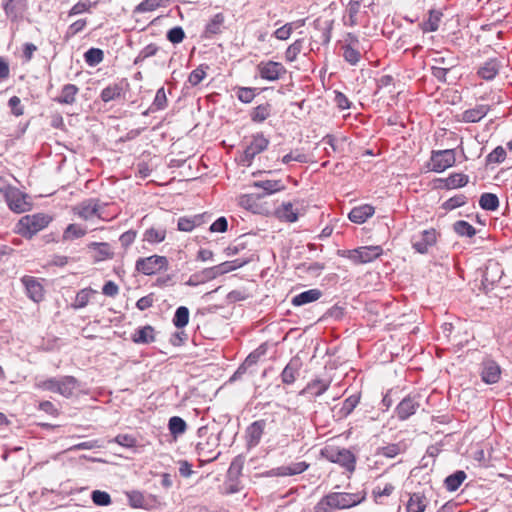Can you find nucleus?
I'll return each instance as SVG.
<instances>
[{"label": "nucleus", "instance_id": "nucleus-35", "mask_svg": "<svg viewBox=\"0 0 512 512\" xmlns=\"http://www.w3.org/2000/svg\"><path fill=\"white\" fill-rule=\"evenodd\" d=\"M404 450L405 445L402 442L390 443L386 446L378 447L375 451V455L392 459L404 452Z\"/></svg>", "mask_w": 512, "mask_h": 512}, {"label": "nucleus", "instance_id": "nucleus-50", "mask_svg": "<svg viewBox=\"0 0 512 512\" xmlns=\"http://www.w3.org/2000/svg\"><path fill=\"white\" fill-rule=\"evenodd\" d=\"M468 198L464 194L455 195L442 203L441 208L445 211H452L456 208L464 206Z\"/></svg>", "mask_w": 512, "mask_h": 512}, {"label": "nucleus", "instance_id": "nucleus-40", "mask_svg": "<svg viewBox=\"0 0 512 512\" xmlns=\"http://www.w3.org/2000/svg\"><path fill=\"white\" fill-rule=\"evenodd\" d=\"M168 429L170 434L174 438H177L186 432L187 423L183 418L179 416H172L168 421Z\"/></svg>", "mask_w": 512, "mask_h": 512}, {"label": "nucleus", "instance_id": "nucleus-45", "mask_svg": "<svg viewBox=\"0 0 512 512\" xmlns=\"http://www.w3.org/2000/svg\"><path fill=\"white\" fill-rule=\"evenodd\" d=\"M96 293L92 288H84L77 292L75 301L72 303L74 309H81L88 305L91 294Z\"/></svg>", "mask_w": 512, "mask_h": 512}, {"label": "nucleus", "instance_id": "nucleus-20", "mask_svg": "<svg viewBox=\"0 0 512 512\" xmlns=\"http://www.w3.org/2000/svg\"><path fill=\"white\" fill-rule=\"evenodd\" d=\"M501 375L500 366L494 360H486L482 363L481 379L486 384H495Z\"/></svg>", "mask_w": 512, "mask_h": 512}, {"label": "nucleus", "instance_id": "nucleus-38", "mask_svg": "<svg viewBox=\"0 0 512 512\" xmlns=\"http://www.w3.org/2000/svg\"><path fill=\"white\" fill-rule=\"evenodd\" d=\"M500 202L496 194L485 192L481 194L479 199V206L486 211H496L499 208Z\"/></svg>", "mask_w": 512, "mask_h": 512}, {"label": "nucleus", "instance_id": "nucleus-16", "mask_svg": "<svg viewBox=\"0 0 512 512\" xmlns=\"http://www.w3.org/2000/svg\"><path fill=\"white\" fill-rule=\"evenodd\" d=\"M156 340V330L152 325H144L135 329L131 341L138 345H148Z\"/></svg>", "mask_w": 512, "mask_h": 512}, {"label": "nucleus", "instance_id": "nucleus-31", "mask_svg": "<svg viewBox=\"0 0 512 512\" xmlns=\"http://www.w3.org/2000/svg\"><path fill=\"white\" fill-rule=\"evenodd\" d=\"M79 386V381L74 376L66 375L59 378L58 394L70 398L74 390Z\"/></svg>", "mask_w": 512, "mask_h": 512}, {"label": "nucleus", "instance_id": "nucleus-14", "mask_svg": "<svg viewBox=\"0 0 512 512\" xmlns=\"http://www.w3.org/2000/svg\"><path fill=\"white\" fill-rule=\"evenodd\" d=\"M251 187L258 190L257 192L261 199L286 189V185L282 180H258L254 181Z\"/></svg>", "mask_w": 512, "mask_h": 512}, {"label": "nucleus", "instance_id": "nucleus-23", "mask_svg": "<svg viewBox=\"0 0 512 512\" xmlns=\"http://www.w3.org/2000/svg\"><path fill=\"white\" fill-rule=\"evenodd\" d=\"M375 213L374 206L370 204H363L354 207L348 214V218L351 222L356 224H363Z\"/></svg>", "mask_w": 512, "mask_h": 512}, {"label": "nucleus", "instance_id": "nucleus-6", "mask_svg": "<svg viewBox=\"0 0 512 512\" xmlns=\"http://www.w3.org/2000/svg\"><path fill=\"white\" fill-rule=\"evenodd\" d=\"M455 162L456 154L454 149L432 150L428 167L433 172L441 173L453 167Z\"/></svg>", "mask_w": 512, "mask_h": 512}, {"label": "nucleus", "instance_id": "nucleus-60", "mask_svg": "<svg viewBox=\"0 0 512 512\" xmlns=\"http://www.w3.org/2000/svg\"><path fill=\"white\" fill-rule=\"evenodd\" d=\"M344 315L345 307L339 304H335L323 314L320 320H326L331 318L334 319L335 321H339L344 317Z\"/></svg>", "mask_w": 512, "mask_h": 512}, {"label": "nucleus", "instance_id": "nucleus-12", "mask_svg": "<svg viewBox=\"0 0 512 512\" xmlns=\"http://www.w3.org/2000/svg\"><path fill=\"white\" fill-rule=\"evenodd\" d=\"M106 205L107 204L101 205L99 199L91 198V199L82 201L74 209L77 210V214L81 218H83L85 220H89V219H92L93 217L102 218V209Z\"/></svg>", "mask_w": 512, "mask_h": 512}, {"label": "nucleus", "instance_id": "nucleus-32", "mask_svg": "<svg viewBox=\"0 0 512 512\" xmlns=\"http://www.w3.org/2000/svg\"><path fill=\"white\" fill-rule=\"evenodd\" d=\"M272 105L269 102H265L254 107L250 113V119L254 123H262L271 116Z\"/></svg>", "mask_w": 512, "mask_h": 512}, {"label": "nucleus", "instance_id": "nucleus-39", "mask_svg": "<svg viewBox=\"0 0 512 512\" xmlns=\"http://www.w3.org/2000/svg\"><path fill=\"white\" fill-rule=\"evenodd\" d=\"M407 512H424L426 509V498L421 493H413L406 505Z\"/></svg>", "mask_w": 512, "mask_h": 512}, {"label": "nucleus", "instance_id": "nucleus-19", "mask_svg": "<svg viewBox=\"0 0 512 512\" xmlns=\"http://www.w3.org/2000/svg\"><path fill=\"white\" fill-rule=\"evenodd\" d=\"M302 367V361L299 357L295 356L290 359L284 367L280 377L283 384L291 385L295 382L299 371Z\"/></svg>", "mask_w": 512, "mask_h": 512}, {"label": "nucleus", "instance_id": "nucleus-28", "mask_svg": "<svg viewBox=\"0 0 512 512\" xmlns=\"http://www.w3.org/2000/svg\"><path fill=\"white\" fill-rule=\"evenodd\" d=\"M490 111L489 105L479 104L462 113V121L465 123H477Z\"/></svg>", "mask_w": 512, "mask_h": 512}, {"label": "nucleus", "instance_id": "nucleus-5", "mask_svg": "<svg viewBox=\"0 0 512 512\" xmlns=\"http://www.w3.org/2000/svg\"><path fill=\"white\" fill-rule=\"evenodd\" d=\"M269 139L266 138L263 133H256L252 135V140L249 145L243 151L240 158V164L242 166H251L256 155L265 151L269 146Z\"/></svg>", "mask_w": 512, "mask_h": 512}, {"label": "nucleus", "instance_id": "nucleus-27", "mask_svg": "<svg viewBox=\"0 0 512 512\" xmlns=\"http://www.w3.org/2000/svg\"><path fill=\"white\" fill-rule=\"evenodd\" d=\"M166 234L167 230L164 226H151L144 231L142 241L151 245H156L165 240Z\"/></svg>", "mask_w": 512, "mask_h": 512}, {"label": "nucleus", "instance_id": "nucleus-3", "mask_svg": "<svg viewBox=\"0 0 512 512\" xmlns=\"http://www.w3.org/2000/svg\"><path fill=\"white\" fill-rule=\"evenodd\" d=\"M244 467V457L242 455L236 456L228 468L226 480L224 482V495H232L241 491L239 477L242 474Z\"/></svg>", "mask_w": 512, "mask_h": 512}, {"label": "nucleus", "instance_id": "nucleus-43", "mask_svg": "<svg viewBox=\"0 0 512 512\" xmlns=\"http://www.w3.org/2000/svg\"><path fill=\"white\" fill-rule=\"evenodd\" d=\"M453 231L460 237L472 238L477 230L467 221L458 220L453 224Z\"/></svg>", "mask_w": 512, "mask_h": 512}, {"label": "nucleus", "instance_id": "nucleus-58", "mask_svg": "<svg viewBox=\"0 0 512 512\" xmlns=\"http://www.w3.org/2000/svg\"><path fill=\"white\" fill-rule=\"evenodd\" d=\"M53 217L51 215L45 213H35L34 214V236L42 229L46 228Z\"/></svg>", "mask_w": 512, "mask_h": 512}, {"label": "nucleus", "instance_id": "nucleus-57", "mask_svg": "<svg viewBox=\"0 0 512 512\" xmlns=\"http://www.w3.org/2000/svg\"><path fill=\"white\" fill-rule=\"evenodd\" d=\"M164 0H143L134 9L135 13L154 11L163 5Z\"/></svg>", "mask_w": 512, "mask_h": 512}, {"label": "nucleus", "instance_id": "nucleus-36", "mask_svg": "<svg viewBox=\"0 0 512 512\" xmlns=\"http://www.w3.org/2000/svg\"><path fill=\"white\" fill-rule=\"evenodd\" d=\"M330 386V381H326L323 379H314L307 384V386L303 389L302 394L310 393L316 397L324 394Z\"/></svg>", "mask_w": 512, "mask_h": 512}, {"label": "nucleus", "instance_id": "nucleus-62", "mask_svg": "<svg viewBox=\"0 0 512 512\" xmlns=\"http://www.w3.org/2000/svg\"><path fill=\"white\" fill-rule=\"evenodd\" d=\"M208 68V65H200L189 74L188 82L191 86H197L206 77L205 69Z\"/></svg>", "mask_w": 512, "mask_h": 512}, {"label": "nucleus", "instance_id": "nucleus-25", "mask_svg": "<svg viewBox=\"0 0 512 512\" xmlns=\"http://www.w3.org/2000/svg\"><path fill=\"white\" fill-rule=\"evenodd\" d=\"M322 295L323 292L320 289H309L293 296L291 299V304L294 307L304 306L319 300Z\"/></svg>", "mask_w": 512, "mask_h": 512}, {"label": "nucleus", "instance_id": "nucleus-11", "mask_svg": "<svg viewBox=\"0 0 512 512\" xmlns=\"http://www.w3.org/2000/svg\"><path fill=\"white\" fill-rule=\"evenodd\" d=\"M222 431H220L218 434L213 435L211 434L206 441L199 442L196 445V451L199 456L206 457L203 462L204 463H210L218 458L220 455V452H218L216 455H210L214 452L215 448L219 445L220 437H221Z\"/></svg>", "mask_w": 512, "mask_h": 512}, {"label": "nucleus", "instance_id": "nucleus-2", "mask_svg": "<svg viewBox=\"0 0 512 512\" xmlns=\"http://www.w3.org/2000/svg\"><path fill=\"white\" fill-rule=\"evenodd\" d=\"M320 455L322 458L331 463L338 464L350 473L356 469L357 457L350 449L326 445L320 450Z\"/></svg>", "mask_w": 512, "mask_h": 512}, {"label": "nucleus", "instance_id": "nucleus-21", "mask_svg": "<svg viewBox=\"0 0 512 512\" xmlns=\"http://www.w3.org/2000/svg\"><path fill=\"white\" fill-rule=\"evenodd\" d=\"M225 15L222 12L215 14L205 25L202 37L211 39L223 32Z\"/></svg>", "mask_w": 512, "mask_h": 512}, {"label": "nucleus", "instance_id": "nucleus-42", "mask_svg": "<svg viewBox=\"0 0 512 512\" xmlns=\"http://www.w3.org/2000/svg\"><path fill=\"white\" fill-rule=\"evenodd\" d=\"M15 232L28 240L32 239V217L30 215L21 217L15 226Z\"/></svg>", "mask_w": 512, "mask_h": 512}, {"label": "nucleus", "instance_id": "nucleus-56", "mask_svg": "<svg viewBox=\"0 0 512 512\" xmlns=\"http://www.w3.org/2000/svg\"><path fill=\"white\" fill-rule=\"evenodd\" d=\"M304 44V39H297L294 41L285 52V58L288 62L296 60L298 54L301 53Z\"/></svg>", "mask_w": 512, "mask_h": 512}, {"label": "nucleus", "instance_id": "nucleus-46", "mask_svg": "<svg viewBox=\"0 0 512 512\" xmlns=\"http://www.w3.org/2000/svg\"><path fill=\"white\" fill-rule=\"evenodd\" d=\"M260 199L261 197L259 196L258 192H252L249 194L241 195L239 203L245 209L256 212V209L258 208L257 202Z\"/></svg>", "mask_w": 512, "mask_h": 512}, {"label": "nucleus", "instance_id": "nucleus-18", "mask_svg": "<svg viewBox=\"0 0 512 512\" xmlns=\"http://www.w3.org/2000/svg\"><path fill=\"white\" fill-rule=\"evenodd\" d=\"M502 63L498 58H490L477 69V75L483 80L491 81L499 73Z\"/></svg>", "mask_w": 512, "mask_h": 512}, {"label": "nucleus", "instance_id": "nucleus-15", "mask_svg": "<svg viewBox=\"0 0 512 512\" xmlns=\"http://www.w3.org/2000/svg\"><path fill=\"white\" fill-rule=\"evenodd\" d=\"M357 252L354 253L355 264H365L372 262L373 260L380 257L383 253L381 246H363L355 249Z\"/></svg>", "mask_w": 512, "mask_h": 512}, {"label": "nucleus", "instance_id": "nucleus-49", "mask_svg": "<svg viewBox=\"0 0 512 512\" xmlns=\"http://www.w3.org/2000/svg\"><path fill=\"white\" fill-rule=\"evenodd\" d=\"M447 179L449 190L462 188L469 182V176L464 173H451Z\"/></svg>", "mask_w": 512, "mask_h": 512}, {"label": "nucleus", "instance_id": "nucleus-48", "mask_svg": "<svg viewBox=\"0 0 512 512\" xmlns=\"http://www.w3.org/2000/svg\"><path fill=\"white\" fill-rule=\"evenodd\" d=\"M168 106V99L166 96L165 88L160 87L155 95V98L150 105V111H161Z\"/></svg>", "mask_w": 512, "mask_h": 512}, {"label": "nucleus", "instance_id": "nucleus-4", "mask_svg": "<svg viewBox=\"0 0 512 512\" xmlns=\"http://www.w3.org/2000/svg\"><path fill=\"white\" fill-rule=\"evenodd\" d=\"M168 267V258L156 254L148 257H140L135 263V270L147 276L166 271Z\"/></svg>", "mask_w": 512, "mask_h": 512}, {"label": "nucleus", "instance_id": "nucleus-22", "mask_svg": "<svg viewBox=\"0 0 512 512\" xmlns=\"http://www.w3.org/2000/svg\"><path fill=\"white\" fill-rule=\"evenodd\" d=\"M88 249L94 251L92 256L94 263H98L106 259H112L114 257L111 245L107 242H91L88 244Z\"/></svg>", "mask_w": 512, "mask_h": 512}, {"label": "nucleus", "instance_id": "nucleus-44", "mask_svg": "<svg viewBox=\"0 0 512 512\" xmlns=\"http://www.w3.org/2000/svg\"><path fill=\"white\" fill-rule=\"evenodd\" d=\"M104 59V52L100 48L91 47L84 53V60L90 67H95Z\"/></svg>", "mask_w": 512, "mask_h": 512}, {"label": "nucleus", "instance_id": "nucleus-1", "mask_svg": "<svg viewBox=\"0 0 512 512\" xmlns=\"http://www.w3.org/2000/svg\"><path fill=\"white\" fill-rule=\"evenodd\" d=\"M366 491L357 493L330 492L324 495L314 507V512H332L333 510L349 509L366 500Z\"/></svg>", "mask_w": 512, "mask_h": 512}, {"label": "nucleus", "instance_id": "nucleus-47", "mask_svg": "<svg viewBox=\"0 0 512 512\" xmlns=\"http://www.w3.org/2000/svg\"><path fill=\"white\" fill-rule=\"evenodd\" d=\"M235 90L238 100L244 104L251 103L258 93L254 87H235Z\"/></svg>", "mask_w": 512, "mask_h": 512}, {"label": "nucleus", "instance_id": "nucleus-37", "mask_svg": "<svg viewBox=\"0 0 512 512\" xmlns=\"http://www.w3.org/2000/svg\"><path fill=\"white\" fill-rule=\"evenodd\" d=\"M249 235L244 234L239 236L235 241L224 249L226 256H234L248 248Z\"/></svg>", "mask_w": 512, "mask_h": 512}, {"label": "nucleus", "instance_id": "nucleus-8", "mask_svg": "<svg viewBox=\"0 0 512 512\" xmlns=\"http://www.w3.org/2000/svg\"><path fill=\"white\" fill-rule=\"evenodd\" d=\"M257 71L261 79L267 81H277L287 73L282 63L272 60L260 62L257 65Z\"/></svg>", "mask_w": 512, "mask_h": 512}, {"label": "nucleus", "instance_id": "nucleus-33", "mask_svg": "<svg viewBox=\"0 0 512 512\" xmlns=\"http://www.w3.org/2000/svg\"><path fill=\"white\" fill-rule=\"evenodd\" d=\"M467 478V474L463 470H456L448 475L444 480V487L449 492H455Z\"/></svg>", "mask_w": 512, "mask_h": 512}, {"label": "nucleus", "instance_id": "nucleus-29", "mask_svg": "<svg viewBox=\"0 0 512 512\" xmlns=\"http://www.w3.org/2000/svg\"><path fill=\"white\" fill-rule=\"evenodd\" d=\"M428 19L419 24L420 29L424 32H435L439 28V24L443 17V13L441 10L430 9L428 11Z\"/></svg>", "mask_w": 512, "mask_h": 512}, {"label": "nucleus", "instance_id": "nucleus-7", "mask_svg": "<svg viewBox=\"0 0 512 512\" xmlns=\"http://www.w3.org/2000/svg\"><path fill=\"white\" fill-rule=\"evenodd\" d=\"M419 393H410L405 396L396 406L395 414L400 421H405L414 415L420 407Z\"/></svg>", "mask_w": 512, "mask_h": 512}, {"label": "nucleus", "instance_id": "nucleus-55", "mask_svg": "<svg viewBox=\"0 0 512 512\" xmlns=\"http://www.w3.org/2000/svg\"><path fill=\"white\" fill-rule=\"evenodd\" d=\"M342 49L345 61L351 65H357L361 58L360 52L354 49L350 44H345Z\"/></svg>", "mask_w": 512, "mask_h": 512}, {"label": "nucleus", "instance_id": "nucleus-64", "mask_svg": "<svg viewBox=\"0 0 512 512\" xmlns=\"http://www.w3.org/2000/svg\"><path fill=\"white\" fill-rule=\"evenodd\" d=\"M267 477H280V476H294V470L291 465L289 466H280L277 468H273L268 470L264 474Z\"/></svg>", "mask_w": 512, "mask_h": 512}, {"label": "nucleus", "instance_id": "nucleus-24", "mask_svg": "<svg viewBox=\"0 0 512 512\" xmlns=\"http://www.w3.org/2000/svg\"><path fill=\"white\" fill-rule=\"evenodd\" d=\"M123 84H125L127 87L129 86L127 79H122L118 83L108 85L101 91L100 99L105 103L119 99L124 91Z\"/></svg>", "mask_w": 512, "mask_h": 512}, {"label": "nucleus", "instance_id": "nucleus-53", "mask_svg": "<svg viewBox=\"0 0 512 512\" xmlns=\"http://www.w3.org/2000/svg\"><path fill=\"white\" fill-rule=\"evenodd\" d=\"M506 156V150L502 146H497L486 156V165H490L492 163H502L505 161Z\"/></svg>", "mask_w": 512, "mask_h": 512}, {"label": "nucleus", "instance_id": "nucleus-61", "mask_svg": "<svg viewBox=\"0 0 512 512\" xmlns=\"http://www.w3.org/2000/svg\"><path fill=\"white\" fill-rule=\"evenodd\" d=\"M159 50V47L154 44L150 43L147 46H145L137 55V57L134 60V64L137 65L140 62L144 61L145 59L155 56Z\"/></svg>", "mask_w": 512, "mask_h": 512}, {"label": "nucleus", "instance_id": "nucleus-26", "mask_svg": "<svg viewBox=\"0 0 512 512\" xmlns=\"http://www.w3.org/2000/svg\"><path fill=\"white\" fill-rule=\"evenodd\" d=\"M17 194L13 197L10 195L4 200L7 202L9 208L16 213H23L30 209V203L27 201L28 195L22 193L17 189Z\"/></svg>", "mask_w": 512, "mask_h": 512}, {"label": "nucleus", "instance_id": "nucleus-10", "mask_svg": "<svg viewBox=\"0 0 512 512\" xmlns=\"http://www.w3.org/2000/svg\"><path fill=\"white\" fill-rule=\"evenodd\" d=\"M503 275L502 265L497 260L490 259L487 261L483 272L482 285L485 289H492L496 283L500 282Z\"/></svg>", "mask_w": 512, "mask_h": 512}, {"label": "nucleus", "instance_id": "nucleus-9", "mask_svg": "<svg viewBox=\"0 0 512 512\" xmlns=\"http://www.w3.org/2000/svg\"><path fill=\"white\" fill-rule=\"evenodd\" d=\"M437 235L438 233L434 228L423 230L419 235H414L411 239L413 249L420 254L428 253L429 248L436 244Z\"/></svg>", "mask_w": 512, "mask_h": 512}, {"label": "nucleus", "instance_id": "nucleus-59", "mask_svg": "<svg viewBox=\"0 0 512 512\" xmlns=\"http://www.w3.org/2000/svg\"><path fill=\"white\" fill-rule=\"evenodd\" d=\"M91 499L97 506H108L111 504L112 499L108 492L102 490H94L91 493Z\"/></svg>", "mask_w": 512, "mask_h": 512}, {"label": "nucleus", "instance_id": "nucleus-30", "mask_svg": "<svg viewBox=\"0 0 512 512\" xmlns=\"http://www.w3.org/2000/svg\"><path fill=\"white\" fill-rule=\"evenodd\" d=\"M275 216L281 221L294 223L298 220L299 213L293 209L291 202H283L280 207L276 208Z\"/></svg>", "mask_w": 512, "mask_h": 512}, {"label": "nucleus", "instance_id": "nucleus-54", "mask_svg": "<svg viewBox=\"0 0 512 512\" xmlns=\"http://www.w3.org/2000/svg\"><path fill=\"white\" fill-rule=\"evenodd\" d=\"M86 234V230L77 224H69L63 233L64 240H72L83 237Z\"/></svg>", "mask_w": 512, "mask_h": 512}, {"label": "nucleus", "instance_id": "nucleus-41", "mask_svg": "<svg viewBox=\"0 0 512 512\" xmlns=\"http://www.w3.org/2000/svg\"><path fill=\"white\" fill-rule=\"evenodd\" d=\"M190 311L186 306H179L173 316L172 323L178 329L185 328L189 323Z\"/></svg>", "mask_w": 512, "mask_h": 512}, {"label": "nucleus", "instance_id": "nucleus-51", "mask_svg": "<svg viewBox=\"0 0 512 512\" xmlns=\"http://www.w3.org/2000/svg\"><path fill=\"white\" fill-rule=\"evenodd\" d=\"M268 346L266 343H262L258 346L254 351H252L243 362L245 365H248L249 368L256 365L259 359L267 353Z\"/></svg>", "mask_w": 512, "mask_h": 512}, {"label": "nucleus", "instance_id": "nucleus-13", "mask_svg": "<svg viewBox=\"0 0 512 512\" xmlns=\"http://www.w3.org/2000/svg\"><path fill=\"white\" fill-rule=\"evenodd\" d=\"M267 426L265 419L252 422L245 430V440L248 449L258 446Z\"/></svg>", "mask_w": 512, "mask_h": 512}, {"label": "nucleus", "instance_id": "nucleus-52", "mask_svg": "<svg viewBox=\"0 0 512 512\" xmlns=\"http://www.w3.org/2000/svg\"><path fill=\"white\" fill-rule=\"evenodd\" d=\"M185 37V31L181 26H174L170 28L166 33V39L173 45L182 43Z\"/></svg>", "mask_w": 512, "mask_h": 512}, {"label": "nucleus", "instance_id": "nucleus-17", "mask_svg": "<svg viewBox=\"0 0 512 512\" xmlns=\"http://www.w3.org/2000/svg\"><path fill=\"white\" fill-rule=\"evenodd\" d=\"M361 399V393H355L347 397L343 402L340 408L335 406L332 410L335 412V415L338 420H342L347 418L358 406Z\"/></svg>", "mask_w": 512, "mask_h": 512}, {"label": "nucleus", "instance_id": "nucleus-63", "mask_svg": "<svg viewBox=\"0 0 512 512\" xmlns=\"http://www.w3.org/2000/svg\"><path fill=\"white\" fill-rule=\"evenodd\" d=\"M112 442H115L125 448H134L137 445V438L132 434H118Z\"/></svg>", "mask_w": 512, "mask_h": 512}, {"label": "nucleus", "instance_id": "nucleus-34", "mask_svg": "<svg viewBox=\"0 0 512 512\" xmlns=\"http://www.w3.org/2000/svg\"><path fill=\"white\" fill-rule=\"evenodd\" d=\"M79 92V88L74 84H65L60 95L55 99L60 104L71 105L75 102V97Z\"/></svg>", "mask_w": 512, "mask_h": 512}]
</instances>
